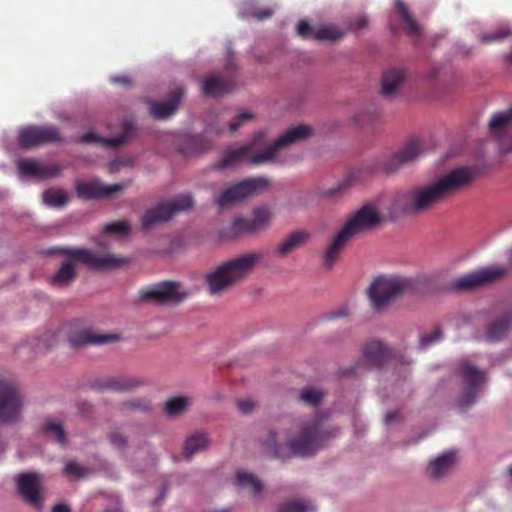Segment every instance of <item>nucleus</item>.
<instances>
[{
    "label": "nucleus",
    "instance_id": "1",
    "mask_svg": "<svg viewBox=\"0 0 512 512\" xmlns=\"http://www.w3.org/2000/svg\"><path fill=\"white\" fill-rule=\"evenodd\" d=\"M474 173L468 167L455 168L425 185L396 192L390 204L392 216H414L431 212L448 197L467 187Z\"/></svg>",
    "mask_w": 512,
    "mask_h": 512
},
{
    "label": "nucleus",
    "instance_id": "2",
    "mask_svg": "<svg viewBox=\"0 0 512 512\" xmlns=\"http://www.w3.org/2000/svg\"><path fill=\"white\" fill-rule=\"evenodd\" d=\"M263 258L264 252L250 251L222 262L204 277L209 294L213 296L224 294L231 287L248 278Z\"/></svg>",
    "mask_w": 512,
    "mask_h": 512
},
{
    "label": "nucleus",
    "instance_id": "3",
    "mask_svg": "<svg viewBox=\"0 0 512 512\" xmlns=\"http://www.w3.org/2000/svg\"><path fill=\"white\" fill-rule=\"evenodd\" d=\"M383 221L375 208L365 205L353 213L336 233L323 254V265L331 269L348 243L358 234L377 227Z\"/></svg>",
    "mask_w": 512,
    "mask_h": 512
},
{
    "label": "nucleus",
    "instance_id": "4",
    "mask_svg": "<svg viewBox=\"0 0 512 512\" xmlns=\"http://www.w3.org/2000/svg\"><path fill=\"white\" fill-rule=\"evenodd\" d=\"M312 132L308 125H298L290 128L277 140L270 142L263 131L255 133L250 142L243 145L248 162L253 165H261L275 159L279 149L307 139Z\"/></svg>",
    "mask_w": 512,
    "mask_h": 512
},
{
    "label": "nucleus",
    "instance_id": "5",
    "mask_svg": "<svg viewBox=\"0 0 512 512\" xmlns=\"http://www.w3.org/2000/svg\"><path fill=\"white\" fill-rule=\"evenodd\" d=\"M417 282L412 278L401 276H380L370 285L368 296L375 311L388 309L397 299L415 294Z\"/></svg>",
    "mask_w": 512,
    "mask_h": 512
},
{
    "label": "nucleus",
    "instance_id": "6",
    "mask_svg": "<svg viewBox=\"0 0 512 512\" xmlns=\"http://www.w3.org/2000/svg\"><path fill=\"white\" fill-rule=\"evenodd\" d=\"M326 417L317 414L306 423L300 435L288 442V448L294 455H313L326 441L336 436L337 430L326 426Z\"/></svg>",
    "mask_w": 512,
    "mask_h": 512
},
{
    "label": "nucleus",
    "instance_id": "7",
    "mask_svg": "<svg viewBox=\"0 0 512 512\" xmlns=\"http://www.w3.org/2000/svg\"><path fill=\"white\" fill-rule=\"evenodd\" d=\"M458 374L461 379V390L456 404L461 410H466L476 402L487 382V375L484 370L472 365L467 359L459 363Z\"/></svg>",
    "mask_w": 512,
    "mask_h": 512
},
{
    "label": "nucleus",
    "instance_id": "8",
    "mask_svg": "<svg viewBox=\"0 0 512 512\" xmlns=\"http://www.w3.org/2000/svg\"><path fill=\"white\" fill-rule=\"evenodd\" d=\"M269 185L270 181L266 177L247 178L224 189L215 199V203L223 209L260 193Z\"/></svg>",
    "mask_w": 512,
    "mask_h": 512
},
{
    "label": "nucleus",
    "instance_id": "9",
    "mask_svg": "<svg viewBox=\"0 0 512 512\" xmlns=\"http://www.w3.org/2000/svg\"><path fill=\"white\" fill-rule=\"evenodd\" d=\"M189 296L180 282L163 281L140 291L139 297L142 302L157 305H178Z\"/></svg>",
    "mask_w": 512,
    "mask_h": 512
},
{
    "label": "nucleus",
    "instance_id": "10",
    "mask_svg": "<svg viewBox=\"0 0 512 512\" xmlns=\"http://www.w3.org/2000/svg\"><path fill=\"white\" fill-rule=\"evenodd\" d=\"M273 212L267 205L257 206L252 209L251 217H235L230 224V234L233 237L252 236L269 228Z\"/></svg>",
    "mask_w": 512,
    "mask_h": 512
},
{
    "label": "nucleus",
    "instance_id": "11",
    "mask_svg": "<svg viewBox=\"0 0 512 512\" xmlns=\"http://www.w3.org/2000/svg\"><path fill=\"white\" fill-rule=\"evenodd\" d=\"M24 407L20 386L7 379H0V422L18 421Z\"/></svg>",
    "mask_w": 512,
    "mask_h": 512
},
{
    "label": "nucleus",
    "instance_id": "12",
    "mask_svg": "<svg viewBox=\"0 0 512 512\" xmlns=\"http://www.w3.org/2000/svg\"><path fill=\"white\" fill-rule=\"evenodd\" d=\"M193 206L191 195H180L172 202H164L146 210L141 218L142 228L150 230L154 226L171 219L177 212L188 210Z\"/></svg>",
    "mask_w": 512,
    "mask_h": 512
},
{
    "label": "nucleus",
    "instance_id": "13",
    "mask_svg": "<svg viewBox=\"0 0 512 512\" xmlns=\"http://www.w3.org/2000/svg\"><path fill=\"white\" fill-rule=\"evenodd\" d=\"M507 273L503 266H489L456 278L452 286L458 291H474L500 281Z\"/></svg>",
    "mask_w": 512,
    "mask_h": 512
},
{
    "label": "nucleus",
    "instance_id": "14",
    "mask_svg": "<svg viewBox=\"0 0 512 512\" xmlns=\"http://www.w3.org/2000/svg\"><path fill=\"white\" fill-rule=\"evenodd\" d=\"M422 145L416 139L407 141L401 148L383 158L378 169L386 174H392L401 168L414 163L422 154Z\"/></svg>",
    "mask_w": 512,
    "mask_h": 512
},
{
    "label": "nucleus",
    "instance_id": "15",
    "mask_svg": "<svg viewBox=\"0 0 512 512\" xmlns=\"http://www.w3.org/2000/svg\"><path fill=\"white\" fill-rule=\"evenodd\" d=\"M71 260L80 262L90 269L118 268L128 263L126 258L114 254H95L88 249H66L63 251Z\"/></svg>",
    "mask_w": 512,
    "mask_h": 512
},
{
    "label": "nucleus",
    "instance_id": "16",
    "mask_svg": "<svg viewBox=\"0 0 512 512\" xmlns=\"http://www.w3.org/2000/svg\"><path fill=\"white\" fill-rule=\"evenodd\" d=\"M61 140V134L54 126H28L20 131L18 137L20 146L26 149Z\"/></svg>",
    "mask_w": 512,
    "mask_h": 512
},
{
    "label": "nucleus",
    "instance_id": "17",
    "mask_svg": "<svg viewBox=\"0 0 512 512\" xmlns=\"http://www.w3.org/2000/svg\"><path fill=\"white\" fill-rule=\"evenodd\" d=\"M17 490L23 500L32 507H43V486L41 476L34 472L21 473L16 478Z\"/></svg>",
    "mask_w": 512,
    "mask_h": 512
},
{
    "label": "nucleus",
    "instance_id": "18",
    "mask_svg": "<svg viewBox=\"0 0 512 512\" xmlns=\"http://www.w3.org/2000/svg\"><path fill=\"white\" fill-rule=\"evenodd\" d=\"M137 135V127L133 120H124L121 123V132L114 137H101L94 132H87L80 137L82 143H96L107 148H118L134 139Z\"/></svg>",
    "mask_w": 512,
    "mask_h": 512
},
{
    "label": "nucleus",
    "instance_id": "19",
    "mask_svg": "<svg viewBox=\"0 0 512 512\" xmlns=\"http://www.w3.org/2000/svg\"><path fill=\"white\" fill-rule=\"evenodd\" d=\"M125 187L126 185L121 183L105 185L98 180L81 181L76 185V193L80 198L87 200L103 199L123 192Z\"/></svg>",
    "mask_w": 512,
    "mask_h": 512
},
{
    "label": "nucleus",
    "instance_id": "20",
    "mask_svg": "<svg viewBox=\"0 0 512 512\" xmlns=\"http://www.w3.org/2000/svg\"><path fill=\"white\" fill-rule=\"evenodd\" d=\"M142 382L134 377L104 376L94 379L90 386L99 392H124L139 387Z\"/></svg>",
    "mask_w": 512,
    "mask_h": 512
},
{
    "label": "nucleus",
    "instance_id": "21",
    "mask_svg": "<svg viewBox=\"0 0 512 512\" xmlns=\"http://www.w3.org/2000/svg\"><path fill=\"white\" fill-rule=\"evenodd\" d=\"M18 169L22 175L46 179L60 175L63 167L60 165L43 166L37 160L23 159L19 161Z\"/></svg>",
    "mask_w": 512,
    "mask_h": 512
},
{
    "label": "nucleus",
    "instance_id": "22",
    "mask_svg": "<svg viewBox=\"0 0 512 512\" xmlns=\"http://www.w3.org/2000/svg\"><path fill=\"white\" fill-rule=\"evenodd\" d=\"M117 339L118 336L116 334H95L89 330H80L68 336V342L73 348L106 344Z\"/></svg>",
    "mask_w": 512,
    "mask_h": 512
},
{
    "label": "nucleus",
    "instance_id": "23",
    "mask_svg": "<svg viewBox=\"0 0 512 512\" xmlns=\"http://www.w3.org/2000/svg\"><path fill=\"white\" fill-rule=\"evenodd\" d=\"M184 95L182 88H176L173 90L169 98L164 102L151 101L150 102V113L156 119H165L172 115L178 108L179 102Z\"/></svg>",
    "mask_w": 512,
    "mask_h": 512
},
{
    "label": "nucleus",
    "instance_id": "24",
    "mask_svg": "<svg viewBox=\"0 0 512 512\" xmlns=\"http://www.w3.org/2000/svg\"><path fill=\"white\" fill-rule=\"evenodd\" d=\"M512 329V310L503 312L486 326V338L496 342L504 338Z\"/></svg>",
    "mask_w": 512,
    "mask_h": 512
},
{
    "label": "nucleus",
    "instance_id": "25",
    "mask_svg": "<svg viewBox=\"0 0 512 512\" xmlns=\"http://www.w3.org/2000/svg\"><path fill=\"white\" fill-rule=\"evenodd\" d=\"M310 239V233L305 230H296L290 233L275 249V254L285 257L291 252L305 246Z\"/></svg>",
    "mask_w": 512,
    "mask_h": 512
},
{
    "label": "nucleus",
    "instance_id": "26",
    "mask_svg": "<svg viewBox=\"0 0 512 512\" xmlns=\"http://www.w3.org/2000/svg\"><path fill=\"white\" fill-rule=\"evenodd\" d=\"M406 79V71L401 68H392L383 73L381 93L391 97L398 92Z\"/></svg>",
    "mask_w": 512,
    "mask_h": 512
},
{
    "label": "nucleus",
    "instance_id": "27",
    "mask_svg": "<svg viewBox=\"0 0 512 512\" xmlns=\"http://www.w3.org/2000/svg\"><path fill=\"white\" fill-rule=\"evenodd\" d=\"M456 454L454 451H447L434 460L427 467V474L430 478L440 479L447 475L455 462Z\"/></svg>",
    "mask_w": 512,
    "mask_h": 512
},
{
    "label": "nucleus",
    "instance_id": "28",
    "mask_svg": "<svg viewBox=\"0 0 512 512\" xmlns=\"http://www.w3.org/2000/svg\"><path fill=\"white\" fill-rule=\"evenodd\" d=\"M365 361L373 367H381L390 357L389 349L380 341L366 344L363 350Z\"/></svg>",
    "mask_w": 512,
    "mask_h": 512
},
{
    "label": "nucleus",
    "instance_id": "29",
    "mask_svg": "<svg viewBox=\"0 0 512 512\" xmlns=\"http://www.w3.org/2000/svg\"><path fill=\"white\" fill-rule=\"evenodd\" d=\"M233 87V81L213 74L207 77L203 82L202 92L207 96H219L230 92Z\"/></svg>",
    "mask_w": 512,
    "mask_h": 512
},
{
    "label": "nucleus",
    "instance_id": "30",
    "mask_svg": "<svg viewBox=\"0 0 512 512\" xmlns=\"http://www.w3.org/2000/svg\"><path fill=\"white\" fill-rule=\"evenodd\" d=\"M210 441L206 434L197 432L189 436L184 445V456L190 460L196 453L202 452L209 447Z\"/></svg>",
    "mask_w": 512,
    "mask_h": 512
},
{
    "label": "nucleus",
    "instance_id": "31",
    "mask_svg": "<svg viewBox=\"0 0 512 512\" xmlns=\"http://www.w3.org/2000/svg\"><path fill=\"white\" fill-rule=\"evenodd\" d=\"M395 8L397 12L401 15L402 20L405 23L404 30L409 36H419L421 34V28L414 20L412 15L409 12L408 7L402 0H396Z\"/></svg>",
    "mask_w": 512,
    "mask_h": 512
},
{
    "label": "nucleus",
    "instance_id": "32",
    "mask_svg": "<svg viewBox=\"0 0 512 512\" xmlns=\"http://www.w3.org/2000/svg\"><path fill=\"white\" fill-rule=\"evenodd\" d=\"M191 405V399L184 395L169 398L164 404V412L169 417L183 414Z\"/></svg>",
    "mask_w": 512,
    "mask_h": 512
},
{
    "label": "nucleus",
    "instance_id": "33",
    "mask_svg": "<svg viewBox=\"0 0 512 512\" xmlns=\"http://www.w3.org/2000/svg\"><path fill=\"white\" fill-rule=\"evenodd\" d=\"M512 125V107L506 112L496 113L489 122V132L493 136H498L502 131Z\"/></svg>",
    "mask_w": 512,
    "mask_h": 512
},
{
    "label": "nucleus",
    "instance_id": "34",
    "mask_svg": "<svg viewBox=\"0 0 512 512\" xmlns=\"http://www.w3.org/2000/svg\"><path fill=\"white\" fill-rule=\"evenodd\" d=\"M248 161V155L243 146L226 150L219 161L218 168L233 167L241 162Z\"/></svg>",
    "mask_w": 512,
    "mask_h": 512
},
{
    "label": "nucleus",
    "instance_id": "35",
    "mask_svg": "<svg viewBox=\"0 0 512 512\" xmlns=\"http://www.w3.org/2000/svg\"><path fill=\"white\" fill-rule=\"evenodd\" d=\"M76 277L74 263L71 260L65 261L57 273L53 276V283L59 286H66Z\"/></svg>",
    "mask_w": 512,
    "mask_h": 512
},
{
    "label": "nucleus",
    "instance_id": "36",
    "mask_svg": "<svg viewBox=\"0 0 512 512\" xmlns=\"http://www.w3.org/2000/svg\"><path fill=\"white\" fill-rule=\"evenodd\" d=\"M325 397V392L315 387H305L301 389L299 401L305 405L316 407L321 404Z\"/></svg>",
    "mask_w": 512,
    "mask_h": 512
},
{
    "label": "nucleus",
    "instance_id": "37",
    "mask_svg": "<svg viewBox=\"0 0 512 512\" xmlns=\"http://www.w3.org/2000/svg\"><path fill=\"white\" fill-rule=\"evenodd\" d=\"M344 32L334 25H322L316 28L314 39L317 41H336L343 37Z\"/></svg>",
    "mask_w": 512,
    "mask_h": 512
},
{
    "label": "nucleus",
    "instance_id": "38",
    "mask_svg": "<svg viewBox=\"0 0 512 512\" xmlns=\"http://www.w3.org/2000/svg\"><path fill=\"white\" fill-rule=\"evenodd\" d=\"M237 484L243 488H250L256 496L262 491L261 481L253 474L246 472H238L236 475Z\"/></svg>",
    "mask_w": 512,
    "mask_h": 512
},
{
    "label": "nucleus",
    "instance_id": "39",
    "mask_svg": "<svg viewBox=\"0 0 512 512\" xmlns=\"http://www.w3.org/2000/svg\"><path fill=\"white\" fill-rule=\"evenodd\" d=\"M42 197L44 203L52 207L63 206L68 202L66 193L59 189H47Z\"/></svg>",
    "mask_w": 512,
    "mask_h": 512
},
{
    "label": "nucleus",
    "instance_id": "40",
    "mask_svg": "<svg viewBox=\"0 0 512 512\" xmlns=\"http://www.w3.org/2000/svg\"><path fill=\"white\" fill-rule=\"evenodd\" d=\"M151 401L147 398H133L121 404L122 411L148 412L151 410Z\"/></svg>",
    "mask_w": 512,
    "mask_h": 512
},
{
    "label": "nucleus",
    "instance_id": "41",
    "mask_svg": "<svg viewBox=\"0 0 512 512\" xmlns=\"http://www.w3.org/2000/svg\"><path fill=\"white\" fill-rule=\"evenodd\" d=\"M43 430L48 435L55 437L58 443H66V433L64 431L63 426L60 423L52 420H47L44 423Z\"/></svg>",
    "mask_w": 512,
    "mask_h": 512
},
{
    "label": "nucleus",
    "instance_id": "42",
    "mask_svg": "<svg viewBox=\"0 0 512 512\" xmlns=\"http://www.w3.org/2000/svg\"><path fill=\"white\" fill-rule=\"evenodd\" d=\"M511 31L507 25L499 26L493 32L485 33L480 36V41L484 44L498 42L510 35Z\"/></svg>",
    "mask_w": 512,
    "mask_h": 512
},
{
    "label": "nucleus",
    "instance_id": "43",
    "mask_svg": "<svg viewBox=\"0 0 512 512\" xmlns=\"http://www.w3.org/2000/svg\"><path fill=\"white\" fill-rule=\"evenodd\" d=\"M310 504L304 500H292L282 503L277 512H307Z\"/></svg>",
    "mask_w": 512,
    "mask_h": 512
},
{
    "label": "nucleus",
    "instance_id": "44",
    "mask_svg": "<svg viewBox=\"0 0 512 512\" xmlns=\"http://www.w3.org/2000/svg\"><path fill=\"white\" fill-rule=\"evenodd\" d=\"M130 231V225L127 221H117L107 224L103 228L106 234L126 235Z\"/></svg>",
    "mask_w": 512,
    "mask_h": 512
},
{
    "label": "nucleus",
    "instance_id": "45",
    "mask_svg": "<svg viewBox=\"0 0 512 512\" xmlns=\"http://www.w3.org/2000/svg\"><path fill=\"white\" fill-rule=\"evenodd\" d=\"M442 339V331L439 327L433 329L429 333H425L420 337V347L427 348Z\"/></svg>",
    "mask_w": 512,
    "mask_h": 512
},
{
    "label": "nucleus",
    "instance_id": "46",
    "mask_svg": "<svg viewBox=\"0 0 512 512\" xmlns=\"http://www.w3.org/2000/svg\"><path fill=\"white\" fill-rule=\"evenodd\" d=\"M107 438L110 444L119 450H123L128 444L127 437L118 430L110 431Z\"/></svg>",
    "mask_w": 512,
    "mask_h": 512
},
{
    "label": "nucleus",
    "instance_id": "47",
    "mask_svg": "<svg viewBox=\"0 0 512 512\" xmlns=\"http://www.w3.org/2000/svg\"><path fill=\"white\" fill-rule=\"evenodd\" d=\"M252 114L248 112H243L238 114L229 124V130L231 133L238 130V128L246 121H249L252 119Z\"/></svg>",
    "mask_w": 512,
    "mask_h": 512
},
{
    "label": "nucleus",
    "instance_id": "48",
    "mask_svg": "<svg viewBox=\"0 0 512 512\" xmlns=\"http://www.w3.org/2000/svg\"><path fill=\"white\" fill-rule=\"evenodd\" d=\"M316 29L312 28L307 21H300L297 25V34L302 38L312 37L314 39V32Z\"/></svg>",
    "mask_w": 512,
    "mask_h": 512
},
{
    "label": "nucleus",
    "instance_id": "49",
    "mask_svg": "<svg viewBox=\"0 0 512 512\" xmlns=\"http://www.w3.org/2000/svg\"><path fill=\"white\" fill-rule=\"evenodd\" d=\"M65 473L73 477H81L84 475L83 469L76 462H68L65 466Z\"/></svg>",
    "mask_w": 512,
    "mask_h": 512
},
{
    "label": "nucleus",
    "instance_id": "50",
    "mask_svg": "<svg viewBox=\"0 0 512 512\" xmlns=\"http://www.w3.org/2000/svg\"><path fill=\"white\" fill-rule=\"evenodd\" d=\"M255 407V402L251 399H239L237 401V408L243 414L252 412Z\"/></svg>",
    "mask_w": 512,
    "mask_h": 512
},
{
    "label": "nucleus",
    "instance_id": "51",
    "mask_svg": "<svg viewBox=\"0 0 512 512\" xmlns=\"http://www.w3.org/2000/svg\"><path fill=\"white\" fill-rule=\"evenodd\" d=\"M368 25V18L366 15H359L350 23L352 30H361Z\"/></svg>",
    "mask_w": 512,
    "mask_h": 512
},
{
    "label": "nucleus",
    "instance_id": "52",
    "mask_svg": "<svg viewBox=\"0 0 512 512\" xmlns=\"http://www.w3.org/2000/svg\"><path fill=\"white\" fill-rule=\"evenodd\" d=\"M402 419V416H401V413L397 410L395 411H389L386 415H385V424L386 425H390L392 423H395V422H400Z\"/></svg>",
    "mask_w": 512,
    "mask_h": 512
},
{
    "label": "nucleus",
    "instance_id": "53",
    "mask_svg": "<svg viewBox=\"0 0 512 512\" xmlns=\"http://www.w3.org/2000/svg\"><path fill=\"white\" fill-rule=\"evenodd\" d=\"M347 187V183L346 182H342V183H339L336 187H333V188H330L328 189L325 194L327 196H330V197H333V196H337L338 194H340L344 189H346Z\"/></svg>",
    "mask_w": 512,
    "mask_h": 512
},
{
    "label": "nucleus",
    "instance_id": "54",
    "mask_svg": "<svg viewBox=\"0 0 512 512\" xmlns=\"http://www.w3.org/2000/svg\"><path fill=\"white\" fill-rule=\"evenodd\" d=\"M273 10L271 8H263L254 13V17L258 20H264L273 15Z\"/></svg>",
    "mask_w": 512,
    "mask_h": 512
},
{
    "label": "nucleus",
    "instance_id": "55",
    "mask_svg": "<svg viewBox=\"0 0 512 512\" xmlns=\"http://www.w3.org/2000/svg\"><path fill=\"white\" fill-rule=\"evenodd\" d=\"M112 82L122 86H128L131 84V79L128 76H116L112 79Z\"/></svg>",
    "mask_w": 512,
    "mask_h": 512
},
{
    "label": "nucleus",
    "instance_id": "56",
    "mask_svg": "<svg viewBox=\"0 0 512 512\" xmlns=\"http://www.w3.org/2000/svg\"><path fill=\"white\" fill-rule=\"evenodd\" d=\"M349 315V310L347 307H341L336 311L331 312L330 318H338V317H345Z\"/></svg>",
    "mask_w": 512,
    "mask_h": 512
},
{
    "label": "nucleus",
    "instance_id": "57",
    "mask_svg": "<svg viewBox=\"0 0 512 512\" xmlns=\"http://www.w3.org/2000/svg\"><path fill=\"white\" fill-rule=\"evenodd\" d=\"M52 512H71V509L68 505L60 503L53 507Z\"/></svg>",
    "mask_w": 512,
    "mask_h": 512
},
{
    "label": "nucleus",
    "instance_id": "58",
    "mask_svg": "<svg viewBox=\"0 0 512 512\" xmlns=\"http://www.w3.org/2000/svg\"><path fill=\"white\" fill-rule=\"evenodd\" d=\"M275 444H276V432L271 431L270 432L269 445L275 446Z\"/></svg>",
    "mask_w": 512,
    "mask_h": 512
},
{
    "label": "nucleus",
    "instance_id": "59",
    "mask_svg": "<svg viewBox=\"0 0 512 512\" xmlns=\"http://www.w3.org/2000/svg\"><path fill=\"white\" fill-rule=\"evenodd\" d=\"M507 60L512 63V52L507 56Z\"/></svg>",
    "mask_w": 512,
    "mask_h": 512
},
{
    "label": "nucleus",
    "instance_id": "60",
    "mask_svg": "<svg viewBox=\"0 0 512 512\" xmlns=\"http://www.w3.org/2000/svg\"><path fill=\"white\" fill-rule=\"evenodd\" d=\"M509 261L512 264V249L510 250V253H509Z\"/></svg>",
    "mask_w": 512,
    "mask_h": 512
},
{
    "label": "nucleus",
    "instance_id": "61",
    "mask_svg": "<svg viewBox=\"0 0 512 512\" xmlns=\"http://www.w3.org/2000/svg\"><path fill=\"white\" fill-rule=\"evenodd\" d=\"M509 476L512 478V466L508 468Z\"/></svg>",
    "mask_w": 512,
    "mask_h": 512
},
{
    "label": "nucleus",
    "instance_id": "62",
    "mask_svg": "<svg viewBox=\"0 0 512 512\" xmlns=\"http://www.w3.org/2000/svg\"><path fill=\"white\" fill-rule=\"evenodd\" d=\"M355 120H356V122H361L360 115H358Z\"/></svg>",
    "mask_w": 512,
    "mask_h": 512
}]
</instances>
